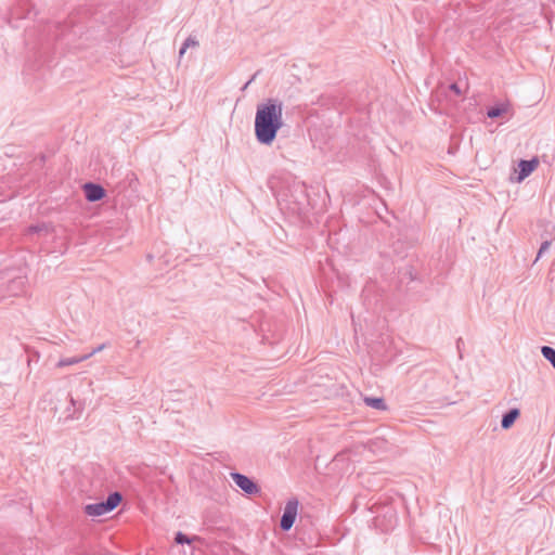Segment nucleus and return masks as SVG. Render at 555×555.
I'll list each match as a JSON object with an SVG mask.
<instances>
[{
  "instance_id": "f257e3e1",
  "label": "nucleus",
  "mask_w": 555,
  "mask_h": 555,
  "mask_svg": "<svg viewBox=\"0 0 555 555\" xmlns=\"http://www.w3.org/2000/svg\"><path fill=\"white\" fill-rule=\"evenodd\" d=\"M283 126V103L279 99H268L257 105L255 135L259 143L270 145Z\"/></svg>"
},
{
  "instance_id": "f03ea898",
  "label": "nucleus",
  "mask_w": 555,
  "mask_h": 555,
  "mask_svg": "<svg viewBox=\"0 0 555 555\" xmlns=\"http://www.w3.org/2000/svg\"><path fill=\"white\" fill-rule=\"evenodd\" d=\"M122 496L119 492H113L105 501L86 505L85 513L92 517L102 516L115 509L120 504Z\"/></svg>"
},
{
  "instance_id": "7ed1b4c3",
  "label": "nucleus",
  "mask_w": 555,
  "mask_h": 555,
  "mask_svg": "<svg viewBox=\"0 0 555 555\" xmlns=\"http://www.w3.org/2000/svg\"><path fill=\"white\" fill-rule=\"evenodd\" d=\"M299 502L293 498L286 502L283 515L281 517L280 527L283 531H288L297 517Z\"/></svg>"
},
{
  "instance_id": "20e7f679",
  "label": "nucleus",
  "mask_w": 555,
  "mask_h": 555,
  "mask_svg": "<svg viewBox=\"0 0 555 555\" xmlns=\"http://www.w3.org/2000/svg\"><path fill=\"white\" fill-rule=\"evenodd\" d=\"M231 478L235 485L242 489L246 494L253 495L260 492L258 485L249 477L241 473H231Z\"/></svg>"
},
{
  "instance_id": "39448f33",
  "label": "nucleus",
  "mask_w": 555,
  "mask_h": 555,
  "mask_svg": "<svg viewBox=\"0 0 555 555\" xmlns=\"http://www.w3.org/2000/svg\"><path fill=\"white\" fill-rule=\"evenodd\" d=\"M538 166H539L538 157H533L529 160L521 159L518 163L519 171H518V177H517L516 181L521 182L522 180H525L527 177H529L535 170V168Z\"/></svg>"
},
{
  "instance_id": "423d86ee",
  "label": "nucleus",
  "mask_w": 555,
  "mask_h": 555,
  "mask_svg": "<svg viewBox=\"0 0 555 555\" xmlns=\"http://www.w3.org/2000/svg\"><path fill=\"white\" fill-rule=\"evenodd\" d=\"M85 196L89 202H98L101 201L106 192L104 188L100 184H95L92 182H88L83 185Z\"/></svg>"
},
{
  "instance_id": "0eeeda50",
  "label": "nucleus",
  "mask_w": 555,
  "mask_h": 555,
  "mask_svg": "<svg viewBox=\"0 0 555 555\" xmlns=\"http://www.w3.org/2000/svg\"><path fill=\"white\" fill-rule=\"evenodd\" d=\"M520 411L517 408L508 410L506 413L503 414L501 420V427L503 429H509L516 420L519 417Z\"/></svg>"
},
{
  "instance_id": "6e6552de",
  "label": "nucleus",
  "mask_w": 555,
  "mask_h": 555,
  "mask_svg": "<svg viewBox=\"0 0 555 555\" xmlns=\"http://www.w3.org/2000/svg\"><path fill=\"white\" fill-rule=\"evenodd\" d=\"M363 401L367 406L373 408L375 410L386 411L388 409L383 398L364 397Z\"/></svg>"
},
{
  "instance_id": "1a4fd4ad",
  "label": "nucleus",
  "mask_w": 555,
  "mask_h": 555,
  "mask_svg": "<svg viewBox=\"0 0 555 555\" xmlns=\"http://www.w3.org/2000/svg\"><path fill=\"white\" fill-rule=\"evenodd\" d=\"M508 109V104H500V105H496V106H492L488 109L487 112V116L489 118H498L500 116H502L503 114H505Z\"/></svg>"
},
{
  "instance_id": "9d476101",
  "label": "nucleus",
  "mask_w": 555,
  "mask_h": 555,
  "mask_svg": "<svg viewBox=\"0 0 555 555\" xmlns=\"http://www.w3.org/2000/svg\"><path fill=\"white\" fill-rule=\"evenodd\" d=\"M89 359V356H81V357H72V358H65V359H61L57 363H56V366L57 367H65V366H68V365H73V364H77V363H80L85 360Z\"/></svg>"
},
{
  "instance_id": "9b49d317",
  "label": "nucleus",
  "mask_w": 555,
  "mask_h": 555,
  "mask_svg": "<svg viewBox=\"0 0 555 555\" xmlns=\"http://www.w3.org/2000/svg\"><path fill=\"white\" fill-rule=\"evenodd\" d=\"M70 404L74 408L73 413H69L66 416V420H75L79 418L81 415L82 410L85 409V404L82 402H77L74 398L70 397Z\"/></svg>"
},
{
  "instance_id": "f8f14e48",
  "label": "nucleus",
  "mask_w": 555,
  "mask_h": 555,
  "mask_svg": "<svg viewBox=\"0 0 555 555\" xmlns=\"http://www.w3.org/2000/svg\"><path fill=\"white\" fill-rule=\"evenodd\" d=\"M541 353L555 369V349L550 346H543L541 348Z\"/></svg>"
},
{
  "instance_id": "ddd939ff",
  "label": "nucleus",
  "mask_w": 555,
  "mask_h": 555,
  "mask_svg": "<svg viewBox=\"0 0 555 555\" xmlns=\"http://www.w3.org/2000/svg\"><path fill=\"white\" fill-rule=\"evenodd\" d=\"M196 46H198V42L194 38L188 37L183 42L182 47L180 48L179 57L181 59L184 55L188 48Z\"/></svg>"
},
{
  "instance_id": "4468645a",
  "label": "nucleus",
  "mask_w": 555,
  "mask_h": 555,
  "mask_svg": "<svg viewBox=\"0 0 555 555\" xmlns=\"http://www.w3.org/2000/svg\"><path fill=\"white\" fill-rule=\"evenodd\" d=\"M551 245H552V241H550V240H545L541 244L538 255H537V258H535V261H538L550 249Z\"/></svg>"
},
{
  "instance_id": "2eb2a0df",
  "label": "nucleus",
  "mask_w": 555,
  "mask_h": 555,
  "mask_svg": "<svg viewBox=\"0 0 555 555\" xmlns=\"http://www.w3.org/2000/svg\"><path fill=\"white\" fill-rule=\"evenodd\" d=\"M175 541L178 544H184V543H191L192 540L186 534H184L182 532H178L176 534Z\"/></svg>"
},
{
  "instance_id": "dca6fc26",
  "label": "nucleus",
  "mask_w": 555,
  "mask_h": 555,
  "mask_svg": "<svg viewBox=\"0 0 555 555\" xmlns=\"http://www.w3.org/2000/svg\"><path fill=\"white\" fill-rule=\"evenodd\" d=\"M449 90L452 91L455 95L460 96L464 93V91L461 89L460 85L454 82L449 86Z\"/></svg>"
},
{
  "instance_id": "f3484780",
  "label": "nucleus",
  "mask_w": 555,
  "mask_h": 555,
  "mask_svg": "<svg viewBox=\"0 0 555 555\" xmlns=\"http://www.w3.org/2000/svg\"><path fill=\"white\" fill-rule=\"evenodd\" d=\"M105 347H106V344H102L99 347L94 348L91 352L87 353L86 356H89V358H90L93 354H95L96 352L103 350Z\"/></svg>"
},
{
  "instance_id": "a211bd4d",
  "label": "nucleus",
  "mask_w": 555,
  "mask_h": 555,
  "mask_svg": "<svg viewBox=\"0 0 555 555\" xmlns=\"http://www.w3.org/2000/svg\"><path fill=\"white\" fill-rule=\"evenodd\" d=\"M46 225H31L29 227V232H40Z\"/></svg>"
},
{
  "instance_id": "6ab92c4d",
  "label": "nucleus",
  "mask_w": 555,
  "mask_h": 555,
  "mask_svg": "<svg viewBox=\"0 0 555 555\" xmlns=\"http://www.w3.org/2000/svg\"><path fill=\"white\" fill-rule=\"evenodd\" d=\"M397 521V516H396V513L395 512H390L389 514V524H390V527Z\"/></svg>"
},
{
  "instance_id": "aec40b11",
  "label": "nucleus",
  "mask_w": 555,
  "mask_h": 555,
  "mask_svg": "<svg viewBox=\"0 0 555 555\" xmlns=\"http://www.w3.org/2000/svg\"><path fill=\"white\" fill-rule=\"evenodd\" d=\"M11 14H12L13 16H17V17L20 16V13H18V11H17V10L12 11V13H11Z\"/></svg>"
},
{
  "instance_id": "412c9836",
  "label": "nucleus",
  "mask_w": 555,
  "mask_h": 555,
  "mask_svg": "<svg viewBox=\"0 0 555 555\" xmlns=\"http://www.w3.org/2000/svg\"><path fill=\"white\" fill-rule=\"evenodd\" d=\"M251 80H253V79H250L249 81H247V82L245 83V86L243 87V90H245V89L248 87V85L251 82Z\"/></svg>"
},
{
  "instance_id": "4be33fe9",
  "label": "nucleus",
  "mask_w": 555,
  "mask_h": 555,
  "mask_svg": "<svg viewBox=\"0 0 555 555\" xmlns=\"http://www.w3.org/2000/svg\"><path fill=\"white\" fill-rule=\"evenodd\" d=\"M30 13H31V12H30V10H29V11L27 12V14L25 15V17H29Z\"/></svg>"
}]
</instances>
